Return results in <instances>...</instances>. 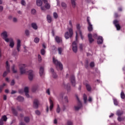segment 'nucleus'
I'll return each mask as SVG.
<instances>
[{
	"mask_svg": "<svg viewBox=\"0 0 125 125\" xmlns=\"http://www.w3.org/2000/svg\"><path fill=\"white\" fill-rule=\"evenodd\" d=\"M35 113L36 115H40V114H41V112L39 110H36L35 111Z\"/></svg>",
	"mask_w": 125,
	"mask_h": 125,
	"instance_id": "bf43d9fd",
	"label": "nucleus"
},
{
	"mask_svg": "<svg viewBox=\"0 0 125 125\" xmlns=\"http://www.w3.org/2000/svg\"><path fill=\"white\" fill-rule=\"evenodd\" d=\"M49 103H50V110L51 111L52 109H53V107H54V104H53V99L50 98L49 99Z\"/></svg>",
	"mask_w": 125,
	"mask_h": 125,
	"instance_id": "2eb2a0df",
	"label": "nucleus"
},
{
	"mask_svg": "<svg viewBox=\"0 0 125 125\" xmlns=\"http://www.w3.org/2000/svg\"><path fill=\"white\" fill-rule=\"evenodd\" d=\"M39 42H40V39L38 37H36L34 39V42L35 43H38Z\"/></svg>",
	"mask_w": 125,
	"mask_h": 125,
	"instance_id": "4c0bfd02",
	"label": "nucleus"
},
{
	"mask_svg": "<svg viewBox=\"0 0 125 125\" xmlns=\"http://www.w3.org/2000/svg\"><path fill=\"white\" fill-rule=\"evenodd\" d=\"M88 40L90 43H92V42H94V39L92 38V34H91V33H89L88 34Z\"/></svg>",
	"mask_w": 125,
	"mask_h": 125,
	"instance_id": "6ab92c4d",
	"label": "nucleus"
},
{
	"mask_svg": "<svg viewBox=\"0 0 125 125\" xmlns=\"http://www.w3.org/2000/svg\"><path fill=\"white\" fill-rule=\"evenodd\" d=\"M46 111L47 113H48V111H49V107H48V106H46Z\"/></svg>",
	"mask_w": 125,
	"mask_h": 125,
	"instance_id": "680f3d73",
	"label": "nucleus"
},
{
	"mask_svg": "<svg viewBox=\"0 0 125 125\" xmlns=\"http://www.w3.org/2000/svg\"><path fill=\"white\" fill-rule=\"evenodd\" d=\"M68 31H67L64 34V37L66 40L71 38L73 36V24L72 23V21H69V25L68 26Z\"/></svg>",
	"mask_w": 125,
	"mask_h": 125,
	"instance_id": "f03ea898",
	"label": "nucleus"
},
{
	"mask_svg": "<svg viewBox=\"0 0 125 125\" xmlns=\"http://www.w3.org/2000/svg\"><path fill=\"white\" fill-rule=\"evenodd\" d=\"M87 22L88 24L87 29L89 32H91L93 30V26H92V24L90 22V18L89 17H87Z\"/></svg>",
	"mask_w": 125,
	"mask_h": 125,
	"instance_id": "423d86ee",
	"label": "nucleus"
},
{
	"mask_svg": "<svg viewBox=\"0 0 125 125\" xmlns=\"http://www.w3.org/2000/svg\"><path fill=\"white\" fill-rule=\"evenodd\" d=\"M6 121H7V117H6V116L3 115L0 120V125H4V122Z\"/></svg>",
	"mask_w": 125,
	"mask_h": 125,
	"instance_id": "9b49d317",
	"label": "nucleus"
},
{
	"mask_svg": "<svg viewBox=\"0 0 125 125\" xmlns=\"http://www.w3.org/2000/svg\"><path fill=\"white\" fill-rule=\"evenodd\" d=\"M39 105L40 100L38 99H35L33 103V107H34V108H38Z\"/></svg>",
	"mask_w": 125,
	"mask_h": 125,
	"instance_id": "f8f14e48",
	"label": "nucleus"
},
{
	"mask_svg": "<svg viewBox=\"0 0 125 125\" xmlns=\"http://www.w3.org/2000/svg\"><path fill=\"white\" fill-rule=\"evenodd\" d=\"M1 37L3 40H4L6 42H8V40H9V38H8V34H7V32L3 31L1 33Z\"/></svg>",
	"mask_w": 125,
	"mask_h": 125,
	"instance_id": "39448f33",
	"label": "nucleus"
},
{
	"mask_svg": "<svg viewBox=\"0 0 125 125\" xmlns=\"http://www.w3.org/2000/svg\"><path fill=\"white\" fill-rule=\"evenodd\" d=\"M46 93L48 94V95H50V89L48 88L46 90Z\"/></svg>",
	"mask_w": 125,
	"mask_h": 125,
	"instance_id": "09e8293b",
	"label": "nucleus"
},
{
	"mask_svg": "<svg viewBox=\"0 0 125 125\" xmlns=\"http://www.w3.org/2000/svg\"><path fill=\"white\" fill-rule=\"evenodd\" d=\"M3 9V7L2 6H0V11H2V10Z\"/></svg>",
	"mask_w": 125,
	"mask_h": 125,
	"instance_id": "69168bd1",
	"label": "nucleus"
},
{
	"mask_svg": "<svg viewBox=\"0 0 125 125\" xmlns=\"http://www.w3.org/2000/svg\"><path fill=\"white\" fill-rule=\"evenodd\" d=\"M13 22H17V21H18L17 18H13Z\"/></svg>",
	"mask_w": 125,
	"mask_h": 125,
	"instance_id": "13d9d810",
	"label": "nucleus"
},
{
	"mask_svg": "<svg viewBox=\"0 0 125 125\" xmlns=\"http://www.w3.org/2000/svg\"><path fill=\"white\" fill-rule=\"evenodd\" d=\"M36 12V9H31V14H33L34 15H35Z\"/></svg>",
	"mask_w": 125,
	"mask_h": 125,
	"instance_id": "de8ad7c7",
	"label": "nucleus"
},
{
	"mask_svg": "<svg viewBox=\"0 0 125 125\" xmlns=\"http://www.w3.org/2000/svg\"><path fill=\"white\" fill-rule=\"evenodd\" d=\"M29 75H28V79L29 81H33L34 79V71L32 70H30L28 71Z\"/></svg>",
	"mask_w": 125,
	"mask_h": 125,
	"instance_id": "9d476101",
	"label": "nucleus"
},
{
	"mask_svg": "<svg viewBox=\"0 0 125 125\" xmlns=\"http://www.w3.org/2000/svg\"><path fill=\"white\" fill-rule=\"evenodd\" d=\"M121 97L122 99H125V93L123 91L121 92Z\"/></svg>",
	"mask_w": 125,
	"mask_h": 125,
	"instance_id": "ea45409f",
	"label": "nucleus"
},
{
	"mask_svg": "<svg viewBox=\"0 0 125 125\" xmlns=\"http://www.w3.org/2000/svg\"><path fill=\"white\" fill-rule=\"evenodd\" d=\"M12 70L13 73H17V69L16 68V66L15 65H13L12 66Z\"/></svg>",
	"mask_w": 125,
	"mask_h": 125,
	"instance_id": "c756f323",
	"label": "nucleus"
},
{
	"mask_svg": "<svg viewBox=\"0 0 125 125\" xmlns=\"http://www.w3.org/2000/svg\"><path fill=\"white\" fill-rule=\"evenodd\" d=\"M61 5L63 8H66V7H67V5L64 2H62Z\"/></svg>",
	"mask_w": 125,
	"mask_h": 125,
	"instance_id": "a18cd8bd",
	"label": "nucleus"
},
{
	"mask_svg": "<svg viewBox=\"0 0 125 125\" xmlns=\"http://www.w3.org/2000/svg\"><path fill=\"white\" fill-rule=\"evenodd\" d=\"M86 87L88 91H90L91 90V87H90V85L89 84H86Z\"/></svg>",
	"mask_w": 125,
	"mask_h": 125,
	"instance_id": "72a5a7b5",
	"label": "nucleus"
},
{
	"mask_svg": "<svg viewBox=\"0 0 125 125\" xmlns=\"http://www.w3.org/2000/svg\"><path fill=\"white\" fill-rule=\"evenodd\" d=\"M57 5L58 6H60V1L58 0H57Z\"/></svg>",
	"mask_w": 125,
	"mask_h": 125,
	"instance_id": "4d7b16f0",
	"label": "nucleus"
},
{
	"mask_svg": "<svg viewBox=\"0 0 125 125\" xmlns=\"http://www.w3.org/2000/svg\"><path fill=\"white\" fill-rule=\"evenodd\" d=\"M80 49H81V50H83V48H84V45H83V44H80Z\"/></svg>",
	"mask_w": 125,
	"mask_h": 125,
	"instance_id": "603ef678",
	"label": "nucleus"
},
{
	"mask_svg": "<svg viewBox=\"0 0 125 125\" xmlns=\"http://www.w3.org/2000/svg\"><path fill=\"white\" fill-rule=\"evenodd\" d=\"M60 111H61V109L60 108V106H59V105H58L57 109H56V112L57 113H60Z\"/></svg>",
	"mask_w": 125,
	"mask_h": 125,
	"instance_id": "a19ab883",
	"label": "nucleus"
},
{
	"mask_svg": "<svg viewBox=\"0 0 125 125\" xmlns=\"http://www.w3.org/2000/svg\"><path fill=\"white\" fill-rule=\"evenodd\" d=\"M5 83H3L2 85L0 86V93L1 92L2 89L3 88V86H5Z\"/></svg>",
	"mask_w": 125,
	"mask_h": 125,
	"instance_id": "3c124183",
	"label": "nucleus"
},
{
	"mask_svg": "<svg viewBox=\"0 0 125 125\" xmlns=\"http://www.w3.org/2000/svg\"><path fill=\"white\" fill-rule=\"evenodd\" d=\"M47 21L48 23H51L52 22V18L49 15H47Z\"/></svg>",
	"mask_w": 125,
	"mask_h": 125,
	"instance_id": "393cba45",
	"label": "nucleus"
},
{
	"mask_svg": "<svg viewBox=\"0 0 125 125\" xmlns=\"http://www.w3.org/2000/svg\"><path fill=\"white\" fill-rule=\"evenodd\" d=\"M83 97L84 103H86V102L87 101V98L86 97V95H83Z\"/></svg>",
	"mask_w": 125,
	"mask_h": 125,
	"instance_id": "37998d69",
	"label": "nucleus"
},
{
	"mask_svg": "<svg viewBox=\"0 0 125 125\" xmlns=\"http://www.w3.org/2000/svg\"><path fill=\"white\" fill-rule=\"evenodd\" d=\"M38 59L39 62H42V56H41V55L40 54L38 55Z\"/></svg>",
	"mask_w": 125,
	"mask_h": 125,
	"instance_id": "58836bf2",
	"label": "nucleus"
},
{
	"mask_svg": "<svg viewBox=\"0 0 125 125\" xmlns=\"http://www.w3.org/2000/svg\"><path fill=\"white\" fill-rule=\"evenodd\" d=\"M117 120L118 122H123V121H125V117L118 116Z\"/></svg>",
	"mask_w": 125,
	"mask_h": 125,
	"instance_id": "cd10ccee",
	"label": "nucleus"
},
{
	"mask_svg": "<svg viewBox=\"0 0 125 125\" xmlns=\"http://www.w3.org/2000/svg\"><path fill=\"white\" fill-rule=\"evenodd\" d=\"M17 100H18L19 101L22 102L24 100V98L21 96H19L17 98Z\"/></svg>",
	"mask_w": 125,
	"mask_h": 125,
	"instance_id": "f704fd0d",
	"label": "nucleus"
},
{
	"mask_svg": "<svg viewBox=\"0 0 125 125\" xmlns=\"http://www.w3.org/2000/svg\"><path fill=\"white\" fill-rule=\"evenodd\" d=\"M14 83H15V81H14V80H12L11 82V85H14Z\"/></svg>",
	"mask_w": 125,
	"mask_h": 125,
	"instance_id": "5fc2aeb1",
	"label": "nucleus"
},
{
	"mask_svg": "<svg viewBox=\"0 0 125 125\" xmlns=\"http://www.w3.org/2000/svg\"><path fill=\"white\" fill-rule=\"evenodd\" d=\"M76 0H71L73 7H76Z\"/></svg>",
	"mask_w": 125,
	"mask_h": 125,
	"instance_id": "2f4dec72",
	"label": "nucleus"
},
{
	"mask_svg": "<svg viewBox=\"0 0 125 125\" xmlns=\"http://www.w3.org/2000/svg\"><path fill=\"white\" fill-rule=\"evenodd\" d=\"M67 125H73V122L70 120H68L66 123Z\"/></svg>",
	"mask_w": 125,
	"mask_h": 125,
	"instance_id": "79ce46f5",
	"label": "nucleus"
},
{
	"mask_svg": "<svg viewBox=\"0 0 125 125\" xmlns=\"http://www.w3.org/2000/svg\"><path fill=\"white\" fill-rule=\"evenodd\" d=\"M25 34L26 36H29L30 35V31L28 30L25 31Z\"/></svg>",
	"mask_w": 125,
	"mask_h": 125,
	"instance_id": "864d4df0",
	"label": "nucleus"
},
{
	"mask_svg": "<svg viewBox=\"0 0 125 125\" xmlns=\"http://www.w3.org/2000/svg\"><path fill=\"white\" fill-rule=\"evenodd\" d=\"M90 67H94V62H91L90 63Z\"/></svg>",
	"mask_w": 125,
	"mask_h": 125,
	"instance_id": "6e6d98bb",
	"label": "nucleus"
},
{
	"mask_svg": "<svg viewBox=\"0 0 125 125\" xmlns=\"http://www.w3.org/2000/svg\"><path fill=\"white\" fill-rule=\"evenodd\" d=\"M21 4L23 6H26V1L25 0H21Z\"/></svg>",
	"mask_w": 125,
	"mask_h": 125,
	"instance_id": "473e14b6",
	"label": "nucleus"
},
{
	"mask_svg": "<svg viewBox=\"0 0 125 125\" xmlns=\"http://www.w3.org/2000/svg\"><path fill=\"white\" fill-rule=\"evenodd\" d=\"M63 101L65 103H68V102H69V101H68V97L65 95V93H62L60 95V98H63Z\"/></svg>",
	"mask_w": 125,
	"mask_h": 125,
	"instance_id": "6e6552de",
	"label": "nucleus"
},
{
	"mask_svg": "<svg viewBox=\"0 0 125 125\" xmlns=\"http://www.w3.org/2000/svg\"><path fill=\"white\" fill-rule=\"evenodd\" d=\"M44 68L43 66H41L40 68V70H39V74L41 76H42L43 75V70Z\"/></svg>",
	"mask_w": 125,
	"mask_h": 125,
	"instance_id": "5701e85b",
	"label": "nucleus"
},
{
	"mask_svg": "<svg viewBox=\"0 0 125 125\" xmlns=\"http://www.w3.org/2000/svg\"><path fill=\"white\" fill-rule=\"evenodd\" d=\"M113 116H114V114L111 113L110 115H109V118H112Z\"/></svg>",
	"mask_w": 125,
	"mask_h": 125,
	"instance_id": "0e129e2a",
	"label": "nucleus"
},
{
	"mask_svg": "<svg viewBox=\"0 0 125 125\" xmlns=\"http://www.w3.org/2000/svg\"><path fill=\"white\" fill-rule=\"evenodd\" d=\"M41 53L42 55H44V54H45V50H44L43 49H42L41 51Z\"/></svg>",
	"mask_w": 125,
	"mask_h": 125,
	"instance_id": "8fccbe9b",
	"label": "nucleus"
},
{
	"mask_svg": "<svg viewBox=\"0 0 125 125\" xmlns=\"http://www.w3.org/2000/svg\"><path fill=\"white\" fill-rule=\"evenodd\" d=\"M50 72L51 73V74H52L54 78H57V75H56V73L54 72V69H53V68H51L50 69Z\"/></svg>",
	"mask_w": 125,
	"mask_h": 125,
	"instance_id": "4be33fe9",
	"label": "nucleus"
},
{
	"mask_svg": "<svg viewBox=\"0 0 125 125\" xmlns=\"http://www.w3.org/2000/svg\"><path fill=\"white\" fill-rule=\"evenodd\" d=\"M97 39L98 44H102L103 43V38L102 37L98 36Z\"/></svg>",
	"mask_w": 125,
	"mask_h": 125,
	"instance_id": "dca6fc26",
	"label": "nucleus"
},
{
	"mask_svg": "<svg viewBox=\"0 0 125 125\" xmlns=\"http://www.w3.org/2000/svg\"><path fill=\"white\" fill-rule=\"evenodd\" d=\"M53 17L55 19H57L58 18V14L56 12L53 13Z\"/></svg>",
	"mask_w": 125,
	"mask_h": 125,
	"instance_id": "c9c22d12",
	"label": "nucleus"
},
{
	"mask_svg": "<svg viewBox=\"0 0 125 125\" xmlns=\"http://www.w3.org/2000/svg\"><path fill=\"white\" fill-rule=\"evenodd\" d=\"M26 67H27V64H22L20 65L19 69L21 75H23L26 73Z\"/></svg>",
	"mask_w": 125,
	"mask_h": 125,
	"instance_id": "20e7f679",
	"label": "nucleus"
},
{
	"mask_svg": "<svg viewBox=\"0 0 125 125\" xmlns=\"http://www.w3.org/2000/svg\"><path fill=\"white\" fill-rule=\"evenodd\" d=\"M113 102H114V105H115L116 106H117L118 105V104H119L118 101L117 100V99H116L115 98H113Z\"/></svg>",
	"mask_w": 125,
	"mask_h": 125,
	"instance_id": "e433bc0d",
	"label": "nucleus"
},
{
	"mask_svg": "<svg viewBox=\"0 0 125 125\" xmlns=\"http://www.w3.org/2000/svg\"><path fill=\"white\" fill-rule=\"evenodd\" d=\"M6 75H7V72H4L3 76V77H5V76H6Z\"/></svg>",
	"mask_w": 125,
	"mask_h": 125,
	"instance_id": "e2e57ef3",
	"label": "nucleus"
},
{
	"mask_svg": "<svg viewBox=\"0 0 125 125\" xmlns=\"http://www.w3.org/2000/svg\"><path fill=\"white\" fill-rule=\"evenodd\" d=\"M56 50V47L55 46H52L51 51L52 52H54Z\"/></svg>",
	"mask_w": 125,
	"mask_h": 125,
	"instance_id": "49530a36",
	"label": "nucleus"
},
{
	"mask_svg": "<svg viewBox=\"0 0 125 125\" xmlns=\"http://www.w3.org/2000/svg\"><path fill=\"white\" fill-rule=\"evenodd\" d=\"M55 40L56 42H58V43H60L62 42V38H61V37L56 36L55 38Z\"/></svg>",
	"mask_w": 125,
	"mask_h": 125,
	"instance_id": "412c9836",
	"label": "nucleus"
},
{
	"mask_svg": "<svg viewBox=\"0 0 125 125\" xmlns=\"http://www.w3.org/2000/svg\"><path fill=\"white\" fill-rule=\"evenodd\" d=\"M20 125H25V124H24V123H23V122H21V123H20Z\"/></svg>",
	"mask_w": 125,
	"mask_h": 125,
	"instance_id": "774afa93",
	"label": "nucleus"
},
{
	"mask_svg": "<svg viewBox=\"0 0 125 125\" xmlns=\"http://www.w3.org/2000/svg\"><path fill=\"white\" fill-rule=\"evenodd\" d=\"M123 114H124V111L123 110H118L116 112V115L119 117H121Z\"/></svg>",
	"mask_w": 125,
	"mask_h": 125,
	"instance_id": "a878e982",
	"label": "nucleus"
},
{
	"mask_svg": "<svg viewBox=\"0 0 125 125\" xmlns=\"http://www.w3.org/2000/svg\"><path fill=\"white\" fill-rule=\"evenodd\" d=\"M8 42H9V46L11 47V48H13L14 45H15V42L13 39L10 38L9 39H8Z\"/></svg>",
	"mask_w": 125,
	"mask_h": 125,
	"instance_id": "0eeeda50",
	"label": "nucleus"
},
{
	"mask_svg": "<svg viewBox=\"0 0 125 125\" xmlns=\"http://www.w3.org/2000/svg\"><path fill=\"white\" fill-rule=\"evenodd\" d=\"M93 37H94V38H96V37H97V34H93Z\"/></svg>",
	"mask_w": 125,
	"mask_h": 125,
	"instance_id": "338daca9",
	"label": "nucleus"
},
{
	"mask_svg": "<svg viewBox=\"0 0 125 125\" xmlns=\"http://www.w3.org/2000/svg\"><path fill=\"white\" fill-rule=\"evenodd\" d=\"M76 29L77 30L76 31V41H74L72 43V50H73L74 52H76L78 50V46L77 45L78 39L79 38V36H80L81 40H83L84 38V36L83 35V32L81 30V25L80 23H77L76 24Z\"/></svg>",
	"mask_w": 125,
	"mask_h": 125,
	"instance_id": "f257e3e1",
	"label": "nucleus"
},
{
	"mask_svg": "<svg viewBox=\"0 0 125 125\" xmlns=\"http://www.w3.org/2000/svg\"><path fill=\"white\" fill-rule=\"evenodd\" d=\"M31 27L33 28V29H34V30H38V24L35 22L31 24Z\"/></svg>",
	"mask_w": 125,
	"mask_h": 125,
	"instance_id": "b1692460",
	"label": "nucleus"
},
{
	"mask_svg": "<svg viewBox=\"0 0 125 125\" xmlns=\"http://www.w3.org/2000/svg\"><path fill=\"white\" fill-rule=\"evenodd\" d=\"M21 47V40L18 39L17 40V50L20 51V48Z\"/></svg>",
	"mask_w": 125,
	"mask_h": 125,
	"instance_id": "ddd939ff",
	"label": "nucleus"
},
{
	"mask_svg": "<svg viewBox=\"0 0 125 125\" xmlns=\"http://www.w3.org/2000/svg\"><path fill=\"white\" fill-rule=\"evenodd\" d=\"M113 23L114 24L117 30L119 31L121 29V26H120V24H119V21L117 20H115L113 21Z\"/></svg>",
	"mask_w": 125,
	"mask_h": 125,
	"instance_id": "4468645a",
	"label": "nucleus"
},
{
	"mask_svg": "<svg viewBox=\"0 0 125 125\" xmlns=\"http://www.w3.org/2000/svg\"><path fill=\"white\" fill-rule=\"evenodd\" d=\"M71 83L73 86L76 84V81H75V77L73 76L71 79Z\"/></svg>",
	"mask_w": 125,
	"mask_h": 125,
	"instance_id": "bb28decb",
	"label": "nucleus"
},
{
	"mask_svg": "<svg viewBox=\"0 0 125 125\" xmlns=\"http://www.w3.org/2000/svg\"><path fill=\"white\" fill-rule=\"evenodd\" d=\"M82 107V103H80L78 105L75 106V109L76 110V111H78V110H79V109Z\"/></svg>",
	"mask_w": 125,
	"mask_h": 125,
	"instance_id": "7c9ffc66",
	"label": "nucleus"
},
{
	"mask_svg": "<svg viewBox=\"0 0 125 125\" xmlns=\"http://www.w3.org/2000/svg\"><path fill=\"white\" fill-rule=\"evenodd\" d=\"M49 8H50V4L47 2L45 3L44 6H41V10H42L43 11H45L46 9H49Z\"/></svg>",
	"mask_w": 125,
	"mask_h": 125,
	"instance_id": "1a4fd4ad",
	"label": "nucleus"
},
{
	"mask_svg": "<svg viewBox=\"0 0 125 125\" xmlns=\"http://www.w3.org/2000/svg\"><path fill=\"white\" fill-rule=\"evenodd\" d=\"M6 68L7 69V73H9L10 72V70L9 69V64H8V61L6 62Z\"/></svg>",
	"mask_w": 125,
	"mask_h": 125,
	"instance_id": "c85d7f7f",
	"label": "nucleus"
},
{
	"mask_svg": "<svg viewBox=\"0 0 125 125\" xmlns=\"http://www.w3.org/2000/svg\"><path fill=\"white\" fill-rule=\"evenodd\" d=\"M36 5L42 7V0H36Z\"/></svg>",
	"mask_w": 125,
	"mask_h": 125,
	"instance_id": "aec40b11",
	"label": "nucleus"
},
{
	"mask_svg": "<svg viewBox=\"0 0 125 125\" xmlns=\"http://www.w3.org/2000/svg\"><path fill=\"white\" fill-rule=\"evenodd\" d=\"M24 121L26 123H29V122H30V118H29V117H26L24 118Z\"/></svg>",
	"mask_w": 125,
	"mask_h": 125,
	"instance_id": "c03bdc74",
	"label": "nucleus"
},
{
	"mask_svg": "<svg viewBox=\"0 0 125 125\" xmlns=\"http://www.w3.org/2000/svg\"><path fill=\"white\" fill-rule=\"evenodd\" d=\"M88 101H89V102H91V101H92V98L90 97L89 98Z\"/></svg>",
	"mask_w": 125,
	"mask_h": 125,
	"instance_id": "052dcab7",
	"label": "nucleus"
},
{
	"mask_svg": "<svg viewBox=\"0 0 125 125\" xmlns=\"http://www.w3.org/2000/svg\"><path fill=\"white\" fill-rule=\"evenodd\" d=\"M53 62L54 64L56 65V69L57 70H60V71L63 70V65H62V63L58 61L56 58H53Z\"/></svg>",
	"mask_w": 125,
	"mask_h": 125,
	"instance_id": "7ed1b4c3",
	"label": "nucleus"
},
{
	"mask_svg": "<svg viewBox=\"0 0 125 125\" xmlns=\"http://www.w3.org/2000/svg\"><path fill=\"white\" fill-rule=\"evenodd\" d=\"M24 90L25 93V96L27 98H29V97H30V95H29V87H25Z\"/></svg>",
	"mask_w": 125,
	"mask_h": 125,
	"instance_id": "f3484780",
	"label": "nucleus"
},
{
	"mask_svg": "<svg viewBox=\"0 0 125 125\" xmlns=\"http://www.w3.org/2000/svg\"><path fill=\"white\" fill-rule=\"evenodd\" d=\"M58 51L60 55H62L63 54V51H64V47H58Z\"/></svg>",
	"mask_w": 125,
	"mask_h": 125,
	"instance_id": "a211bd4d",
	"label": "nucleus"
}]
</instances>
